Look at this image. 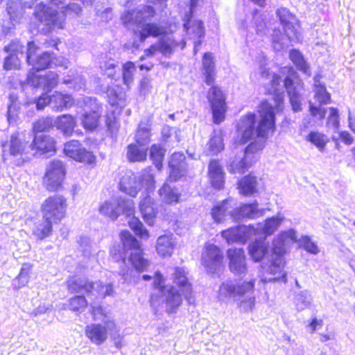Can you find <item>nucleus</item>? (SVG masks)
Masks as SVG:
<instances>
[{
    "mask_svg": "<svg viewBox=\"0 0 355 355\" xmlns=\"http://www.w3.org/2000/svg\"><path fill=\"white\" fill-rule=\"evenodd\" d=\"M259 121L257 124L254 113H248L242 116L237 124V135L236 143L245 144L251 139L257 137L258 140L250 143L244 152L236 155L230 162L228 170L232 173L242 174L245 173L250 166L247 162L250 154L261 150L270 132L275 128V112L273 106L268 102L262 101L258 107Z\"/></svg>",
    "mask_w": 355,
    "mask_h": 355,
    "instance_id": "obj_1",
    "label": "nucleus"
},
{
    "mask_svg": "<svg viewBox=\"0 0 355 355\" xmlns=\"http://www.w3.org/2000/svg\"><path fill=\"white\" fill-rule=\"evenodd\" d=\"M170 275L175 286L164 285L165 279L162 274L159 271L155 273L153 286L156 292L151 295V305L157 306L161 302H164L166 311L168 313H172L182 304V296L189 304L193 305L196 300L188 272L184 268L175 267L171 268Z\"/></svg>",
    "mask_w": 355,
    "mask_h": 355,
    "instance_id": "obj_2",
    "label": "nucleus"
},
{
    "mask_svg": "<svg viewBox=\"0 0 355 355\" xmlns=\"http://www.w3.org/2000/svg\"><path fill=\"white\" fill-rule=\"evenodd\" d=\"M37 47L33 42L28 43L26 59L33 69L28 72L25 80H15V77L10 78L8 83L12 87H20L22 91H25L28 87H31L40 88L49 92L57 86L58 75L55 72L48 71L44 75L39 73L40 71L51 67V62H53L52 54L49 52L37 54Z\"/></svg>",
    "mask_w": 355,
    "mask_h": 355,
    "instance_id": "obj_3",
    "label": "nucleus"
},
{
    "mask_svg": "<svg viewBox=\"0 0 355 355\" xmlns=\"http://www.w3.org/2000/svg\"><path fill=\"white\" fill-rule=\"evenodd\" d=\"M295 241L297 236L293 229L281 232L274 238L270 258L267 263L260 266L259 277L262 282H286V273L284 270V255L286 252V246Z\"/></svg>",
    "mask_w": 355,
    "mask_h": 355,
    "instance_id": "obj_4",
    "label": "nucleus"
},
{
    "mask_svg": "<svg viewBox=\"0 0 355 355\" xmlns=\"http://www.w3.org/2000/svg\"><path fill=\"white\" fill-rule=\"evenodd\" d=\"M82 8L76 3H67L66 0H40L35 6L34 16L49 29H62L67 15L77 17Z\"/></svg>",
    "mask_w": 355,
    "mask_h": 355,
    "instance_id": "obj_5",
    "label": "nucleus"
},
{
    "mask_svg": "<svg viewBox=\"0 0 355 355\" xmlns=\"http://www.w3.org/2000/svg\"><path fill=\"white\" fill-rule=\"evenodd\" d=\"M148 37H160L155 44H152L144 51L145 55L153 56L157 53L165 57H170L178 46L184 49L186 42L184 40H177L175 35L167 33L165 27L155 23H146L143 24L139 31V38L144 42Z\"/></svg>",
    "mask_w": 355,
    "mask_h": 355,
    "instance_id": "obj_6",
    "label": "nucleus"
},
{
    "mask_svg": "<svg viewBox=\"0 0 355 355\" xmlns=\"http://www.w3.org/2000/svg\"><path fill=\"white\" fill-rule=\"evenodd\" d=\"M99 211L101 214L109 217L112 220H116L121 214L124 215L128 218L129 226L135 234L141 239H148L149 233L148 230L144 228L142 223L134 216L135 203L132 200L110 199L105 201L100 206Z\"/></svg>",
    "mask_w": 355,
    "mask_h": 355,
    "instance_id": "obj_7",
    "label": "nucleus"
},
{
    "mask_svg": "<svg viewBox=\"0 0 355 355\" xmlns=\"http://www.w3.org/2000/svg\"><path fill=\"white\" fill-rule=\"evenodd\" d=\"M254 287V279L243 282L227 281L220 286L218 298L224 302L232 299L236 302L241 311L250 312L255 305Z\"/></svg>",
    "mask_w": 355,
    "mask_h": 355,
    "instance_id": "obj_8",
    "label": "nucleus"
},
{
    "mask_svg": "<svg viewBox=\"0 0 355 355\" xmlns=\"http://www.w3.org/2000/svg\"><path fill=\"white\" fill-rule=\"evenodd\" d=\"M281 24L283 26L287 39L284 38L280 31L274 30L272 42L274 49L280 51L288 46V40L291 42H300L302 37L299 30V21L287 8H281L276 11Z\"/></svg>",
    "mask_w": 355,
    "mask_h": 355,
    "instance_id": "obj_9",
    "label": "nucleus"
},
{
    "mask_svg": "<svg viewBox=\"0 0 355 355\" xmlns=\"http://www.w3.org/2000/svg\"><path fill=\"white\" fill-rule=\"evenodd\" d=\"M154 175L150 168H145L138 176L129 172L121 179L120 189L131 197H135L139 191L144 188V191L154 192L155 189Z\"/></svg>",
    "mask_w": 355,
    "mask_h": 355,
    "instance_id": "obj_10",
    "label": "nucleus"
},
{
    "mask_svg": "<svg viewBox=\"0 0 355 355\" xmlns=\"http://www.w3.org/2000/svg\"><path fill=\"white\" fill-rule=\"evenodd\" d=\"M282 73H287L284 80V86L289 98L292 110L295 112H300L305 92L304 83L291 67L282 68Z\"/></svg>",
    "mask_w": 355,
    "mask_h": 355,
    "instance_id": "obj_11",
    "label": "nucleus"
},
{
    "mask_svg": "<svg viewBox=\"0 0 355 355\" xmlns=\"http://www.w3.org/2000/svg\"><path fill=\"white\" fill-rule=\"evenodd\" d=\"M121 240L124 250H130L129 261L138 272H143L149 265V261L143 257V252L137 239L127 230L121 231Z\"/></svg>",
    "mask_w": 355,
    "mask_h": 355,
    "instance_id": "obj_12",
    "label": "nucleus"
},
{
    "mask_svg": "<svg viewBox=\"0 0 355 355\" xmlns=\"http://www.w3.org/2000/svg\"><path fill=\"white\" fill-rule=\"evenodd\" d=\"M67 208V199L64 196L61 195L50 196L42 205L43 218L58 223L65 217Z\"/></svg>",
    "mask_w": 355,
    "mask_h": 355,
    "instance_id": "obj_13",
    "label": "nucleus"
},
{
    "mask_svg": "<svg viewBox=\"0 0 355 355\" xmlns=\"http://www.w3.org/2000/svg\"><path fill=\"white\" fill-rule=\"evenodd\" d=\"M66 169L64 164L60 160H53L46 167L43 177V185L49 191L60 190L65 178Z\"/></svg>",
    "mask_w": 355,
    "mask_h": 355,
    "instance_id": "obj_14",
    "label": "nucleus"
},
{
    "mask_svg": "<svg viewBox=\"0 0 355 355\" xmlns=\"http://www.w3.org/2000/svg\"><path fill=\"white\" fill-rule=\"evenodd\" d=\"M115 329L114 319H107L105 324L92 323L85 327V334L90 342L96 345L103 344L111 331Z\"/></svg>",
    "mask_w": 355,
    "mask_h": 355,
    "instance_id": "obj_15",
    "label": "nucleus"
},
{
    "mask_svg": "<svg viewBox=\"0 0 355 355\" xmlns=\"http://www.w3.org/2000/svg\"><path fill=\"white\" fill-rule=\"evenodd\" d=\"M83 103L85 113L80 119L82 124L85 129L92 131L98 125L101 107L96 99L92 97H85Z\"/></svg>",
    "mask_w": 355,
    "mask_h": 355,
    "instance_id": "obj_16",
    "label": "nucleus"
},
{
    "mask_svg": "<svg viewBox=\"0 0 355 355\" xmlns=\"http://www.w3.org/2000/svg\"><path fill=\"white\" fill-rule=\"evenodd\" d=\"M207 99L211 106L214 123H220L225 119L227 108L224 94L220 88L214 86L208 92Z\"/></svg>",
    "mask_w": 355,
    "mask_h": 355,
    "instance_id": "obj_17",
    "label": "nucleus"
},
{
    "mask_svg": "<svg viewBox=\"0 0 355 355\" xmlns=\"http://www.w3.org/2000/svg\"><path fill=\"white\" fill-rule=\"evenodd\" d=\"M155 11L150 6H144L136 10L125 11L121 16V20L124 26L135 30V26H138L144 21L154 17Z\"/></svg>",
    "mask_w": 355,
    "mask_h": 355,
    "instance_id": "obj_18",
    "label": "nucleus"
},
{
    "mask_svg": "<svg viewBox=\"0 0 355 355\" xmlns=\"http://www.w3.org/2000/svg\"><path fill=\"white\" fill-rule=\"evenodd\" d=\"M64 154L76 162L93 164L96 157L92 151L84 148L78 140H71L64 146Z\"/></svg>",
    "mask_w": 355,
    "mask_h": 355,
    "instance_id": "obj_19",
    "label": "nucleus"
},
{
    "mask_svg": "<svg viewBox=\"0 0 355 355\" xmlns=\"http://www.w3.org/2000/svg\"><path fill=\"white\" fill-rule=\"evenodd\" d=\"M223 254L220 249L211 243H207L202 254V262L208 272L214 274L221 266Z\"/></svg>",
    "mask_w": 355,
    "mask_h": 355,
    "instance_id": "obj_20",
    "label": "nucleus"
},
{
    "mask_svg": "<svg viewBox=\"0 0 355 355\" xmlns=\"http://www.w3.org/2000/svg\"><path fill=\"white\" fill-rule=\"evenodd\" d=\"M254 235H256V230L252 225H239L221 232L222 237L229 244L233 243L243 244Z\"/></svg>",
    "mask_w": 355,
    "mask_h": 355,
    "instance_id": "obj_21",
    "label": "nucleus"
},
{
    "mask_svg": "<svg viewBox=\"0 0 355 355\" xmlns=\"http://www.w3.org/2000/svg\"><path fill=\"white\" fill-rule=\"evenodd\" d=\"M2 159L5 161L8 155L13 157H22L28 153L31 146H28L27 144L20 138L19 133L11 135L9 141L1 143Z\"/></svg>",
    "mask_w": 355,
    "mask_h": 355,
    "instance_id": "obj_22",
    "label": "nucleus"
},
{
    "mask_svg": "<svg viewBox=\"0 0 355 355\" xmlns=\"http://www.w3.org/2000/svg\"><path fill=\"white\" fill-rule=\"evenodd\" d=\"M229 268L235 275H245L248 271L246 257L243 248H230L227 252Z\"/></svg>",
    "mask_w": 355,
    "mask_h": 355,
    "instance_id": "obj_23",
    "label": "nucleus"
},
{
    "mask_svg": "<svg viewBox=\"0 0 355 355\" xmlns=\"http://www.w3.org/2000/svg\"><path fill=\"white\" fill-rule=\"evenodd\" d=\"M269 249V243L266 241V239L260 238L259 239H255L249 244L248 254L252 260L254 262H260L263 259L266 258V261H264L261 264V266L263 263H267L270 258Z\"/></svg>",
    "mask_w": 355,
    "mask_h": 355,
    "instance_id": "obj_24",
    "label": "nucleus"
},
{
    "mask_svg": "<svg viewBox=\"0 0 355 355\" xmlns=\"http://www.w3.org/2000/svg\"><path fill=\"white\" fill-rule=\"evenodd\" d=\"M231 211V218L234 220L242 218L254 219L262 216L265 214V209H259L257 201L250 204H243L238 208H234Z\"/></svg>",
    "mask_w": 355,
    "mask_h": 355,
    "instance_id": "obj_25",
    "label": "nucleus"
},
{
    "mask_svg": "<svg viewBox=\"0 0 355 355\" xmlns=\"http://www.w3.org/2000/svg\"><path fill=\"white\" fill-rule=\"evenodd\" d=\"M168 166L170 168L169 180L177 181L184 176L187 171L184 155L180 152L174 153L171 157Z\"/></svg>",
    "mask_w": 355,
    "mask_h": 355,
    "instance_id": "obj_26",
    "label": "nucleus"
},
{
    "mask_svg": "<svg viewBox=\"0 0 355 355\" xmlns=\"http://www.w3.org/2000/svg\"><path fill=\"white\" fill-rule=\"evenodd\" d=\"M176 238L172 234L159 236L157 239L156 250L162 257H170L176 246Z\"/></svg>",
    "mask_w": 355,
    "mask_h": 355,
    "instance_id": "obj_27",
    "label": "nucleus"
},
{
    "mask_svg": "<svg viewBox=\"0 0 355 355\" xmlns=\"http://www.w3.org/2000/svg\"><path fill=\"white\" fill-rule=\"evenodd\" d=\"M26 8H31V6L23 3L21 0H8L6 3V11L10 20L16 23L22 22L25 17Z\"/></svg>",
    "mask_w": 355,
    "mask_h": 355,
    "instance_id": "obj_28",
    "label": "nucleus"
},
{
    "mask_svg": "<svg viewBox=\"0 0 355 355\" xmlns=\"http://www.w3.org/2000/svg\"><path fill=\"white\" fill-rule=\"evenodd\" d=\"M74 103L73 98L68 94L55 92L50 96V105L56 112H61L71 107Z\"/></svg>",
    "mask_w": 355,
    "mask_h": 355,
    "instance_id": "obj_29",
    "label": "nucleus"
},
{
    "mask_svg": "<svg viewBox=\"0 0 355 355\" xmlns=\"http://www.w3.org/2000/svg\"><path fill=\"white\" fill-rule=\"evenodd\" d=\"M54 125L61 131L63 135L70 137L76 126V121L71 114H62L55 118Z\"/></svg>",
    "mask_w": 355,
    "mask_h": 355,
    "instance_id": "obj_30",
    "label": "nucleus"
},
{
    "mask_svg": "<svg viewBox=\"0 0 355 355\" xmlns=\"http://www.w3.org/2000/svg\"><path fill=\"white\" fill-rule=\"evenodd\" d=\"M32 148H35L40 154L53 153L55 151V141L50 136H35Z\"/></svg>",
    "mask_w": 355,
    "mask_h": 355,
    "instance_id": "obj_31",
    "label": "nucleus"
},
{
    "mask_svg": "<svg viewBox=\"0 0 355 355\" xmlns=\"http://www.w3.org/2000/svg\"><path fill=\"white\" fill-rule=\"evenodd\" d=\"M283 220L284 218L280 216L267 218L263 223L258 224L257 227L255 228L256 234L260 231L264 234L265 236L263 238L266 239L267 236L272 235L278 229Z\"/></svg>",
    "mask_w": 355,
    "mask_h": 355,
    "instance_id": "obj_32",
    "label": "nucleus"
},
{
    "mask_svg": "<svg viewBox=\"0 0 355 355\" xmlns=\"http://www.w3.org/2000/svg\"><path fill=\"white\" fill-rule=\"evenodd\" d=\"M233 202L234 200L232 199H227L214 207L211 216L216 223H220L228 216L231 217V211H234L232 205Z\"/></svg>",
    "mask_w": 355,
    "mask_h": 355,
    "instance_id": "obj_33",
    "label": "nucleus"
},
{
    "mask_svg": "<svg viewBox=\"0 0 355 355\" xmlns=\"http://www.w3.org/2000/svg\"><path fill=\"white\" fill-rule=\"evenodd\" d=\"M159 195L162 201L168 205L178 203L180 198L178 189L172 187L168 182H165L159 189Z\"/></svg>",
    "mask_w": 355,
    "mask_h": 355,
    "instance_id": "obj_34",
    "label": "nucleus"
},
{
    "mask_svg": "<svg viewBox=\"0 0 355 355\" xmlns=\"http://www.w3.org/2000/svg\"><path fill=\"white\" fill-rule=\"evenodd\" d=\"M320 76H315L313 78L314 98L320 104H328L331 101V95L327 91L326 87L320 82Z\"/></svg>",
    "mask_w": 355,
    "mask_h": 355,
    "instance_id": "obj_35",
    "label": "nucleus"
},
{
    "mask_svg": "<svg viewBox=\"0 0 355 355\" xmlns=\"http://www.w3.org/2000/svg\"><path fill=\"white\" fill-rule=\"evenodd\" d=\"M91 284L92 282H89L85 278L78 277H73L67 282L68 288L71 292L78 293L85 291L87 296H89V293H92L90 288L94 287V285Z\"/></svg>",
    "mask_w": 355,
    "mask_h": 355,
    "instance_id": "obj_36",
    "label": "nucleus"
},
{
    "mask_svg": "<svg viewBox=\"0 0 355 355\" xmlns=\"http://www.w3.org/2000/svg\"><path fill=\"white\" fill-rule=\"evenodd\" d=\"M9 103L7 110V120L9 124H15L19 119L20 105L18 96L12 92L9 95Z\"/></svg>",
    "mask_w": 355,
    "mask_h": 355,
    "instance_id": "obj_37",
    "label": "nucleus"
},
{
    "mask_svg": "<svg viewBox=\"0 0 355 355\" xmlns=\"http://www.w3.org/2000/svg\"><path fill=\"white\" fill-rule=\"evenodd\" d=\"M259 63L261 77L263 79H268L274 91H277L278 87L280 86L281 84V77L277 74H271L269 72V70L266 67V59L263 55H260Z\"/></svg>",
    "mask_w": 355,
    "mask_h": 355,
    "instance_id": "obj_38",
    "label": "nucleus"
},
{
    "mask_svg": "<svg viewBox=\"0 0 355 355\" xmlns=\"http://www.w3.org/2000/svg\"><path fill=\"white\" fill-rule=\"evenodd\" d=\"M202 71L205 76V83L210 85L215 79V63L211 53H205L202 58Z\"/></svg>",
    "mask_w": 355,
    "mask_h": 355,
    "instance_id": "obj_39",
    "label": "nucleus"
},
{
    "mask_svg": "<svg viewBox=\"0 0 355 355\" xmlns=\"http://www.w3.org/2000/svg\"><path fill=\"white\" fill-rule=\"evenodd\" d=\"M148 148L146 146L132 144L128 147L127 157L130 162H142L146 159Z\"/></svg>",
    "mask_w": 355,
    "mask_h": 355,
    "instance_id": "obj_40",
    "label": "nucleus"
},
{
    "mask_svg": "<svg viewBox=\"0 0 355 355\" xmlns=\"http://www.w3.org/2000/svg\"><path fill=\"white\" fill-rule=\"evenodd\" d=\"M289 58L299 71L309 76H311L310 67L299 50L291 49Z\"/></svg>",
    "mask_w": 355,
    "mask_h": 355,
    "instance_id": "obj_41",
    "label": "nucleus"
},
{
    "mask_svg": "<svg viewBox=\"0 0 355 355\" xmlns=\"http://www.w3.org/2000/svg\"><path fill=\"white\" fill-rule=\"evenodd\" d=\"M305 140L322 152L329 142L328 137L319 131H311L305 137Z\"/></svg>",
    "mask_w": 355,
    "mask_h": 355,
    "instance_id": "obj_42",
    "label": "nucleus"
},
{
    "mask_svg": "<svg viewBox=\"0 0 355 355\" xmlns=\"http://www.w3.org/2000/svg\"><path fill=\"white\" fill-rule=\"evenodd\" d=\"M92 285H94V288H90L92 293L89 295H94L95 299H103L106 296L112 295L114 293L112 284H103L101 282H92Z\"/></svg>",
    "mask_w": 355,
    "mask_h": 355,
    "instance_id": "obj_43",
    "label": "nucleus"
},
{
    "mask_svg": "<svg viewBox=\"0 0 355 355\" xmlns=\"http://www.w3.org/2000/svg\"><path fill=\"white\" fill-rule=\"evenodd\" d=\"M240 192L244 196H251L257 191V178L247 175L239 182Z\"/></svg>",
    "mask_w": 355,
    "mask_h": 355,
    "instance_id": "obj_44",
    "label": "nucleus"
},
{
    "mask_svg": "<svg viewBox=\"0 0 355 355\" xmlns=\"http://www.w3.org/2000/svg\"><path fill=\"white\" fill-rule=\"evenodd\" d=\"M209 155H214L222 151L224 148L223 139L220 132L214 131L207 144Z\"/></svg>",
    "mask_w": 355,
    "mask_h": 355,
    "instance_id": "obj_45",
    "label": "nucleus"
},
{
    "mask_svg": "<svg viewBox=\"0 0 355 355\" xmlns=\"http://www.w3.org/2000/svg\"><path fill=\"white\" fill-rule=\"evenodd\" d=\"M189 21L184 24V28L189 31L191 32L193 34L195 35V37H197V40L194 41V52L196 53V47L197 45H200L201 43V39L204 37V27L202 25V22L201 21H195L193 23V25L191 27H189Z\"/></svg>",
    "mask_w": 355,
    "mask_h": 355,
    "instance_id": "obj_46",
    "label": "nucleus"
},
{
    "mask_svg": "<svg viewBox=\"0 0 355 355\" xmlns=\"http://www.w3.org/2000/svg\"><path fill=\"white\" fill-rule=\"evenodd\" d=\"M322 105L323 104L320 103L316 105L311 101L309 102V114L318 125L322 124V121L327 114V109L323 107Z\"/></svg>",
    "mask_w": 355,
    "mask_h": 355,
    "instance_id": "obj_47",
    "label": "nucleus"
},
{
    "mask_svg": "<svg viewBox=\"0 0 355 355\" xmlns=\"http://www.w3.org/2000/svg\"><path fill=\"white\" fill-rule=\"evenodd\" d=\"M311 301L312 297L306 290L296 293L294 297V304L298 311H302L309 307Z\"/></svg>",
    "mask_w": 355,
    "mask_h": 355,
    "instance_id": "obj_48",
    "label": "nucleus"
},
{
    "mask_svg": "<svg viewBox=\"0 0 355 355\" xmlns=\"http://www.w3.org/2000/svg\"><path fill=\"white\" fill-rule=\"evenodd\" d=\"M87 304V301L84 296L77 295L70 298L67 305L69 310L78 314L85 311Z\"/></svg>",
    "mask_w": 355,
    "mask_h": 355,
    "instance_id": "obj_49",
    "label": "nucleus"
},
{
    "mask_svg": "<svg viewBox=\"0 0 355 355\" xmlns=\"http://www.w3.org/2000/svg\"><path fill=\"white\" fill-rule=\"evenodd\" d=\"M150 141V129L148 124L140 123L135 135L137 144L147 146Z\"/></svg>",
    "mask_w": 355,
    "mask_h": 355,
    "instance_id": "obj_50",
    "label": "nucleus"
},
{
    "mask_svg": "<svg viewBox=\"0 0 355 355\" xmlns=\"http://www.w3.org/2000/svg\"><path fill=\"white\" fill-rule=\"evenodd\" d=\"M69 73L70 74L64 78L63 83L66 85L73 84L74 89L78 91L85 90V80L83 76L78 75L77 73H75L73 71H70Z\"/></svg>",
    "mask_w": 355,
    "mask_h": 355,
    "instance_id": "obj_51",
    "label": "nucleus"
},
{
    "mask_svg": "<svg viewBox=\"0 0 355 355\" xmlns=\"http://www.w3.org/2000/svg\"><path fill=\"white\" fill-rule=\"evenodd\" d=\"M145 201L139 203V209L144 220L148 225H153L157 213V205L152 207H146Z\"/></svg>",
    "mask_w": 355,
    "mask_h": 355,
    "instance_id": "obj_52",
    "label": "nucleus"
},
{
    "mask_svg": "<svg viewBox=\"0 0 355 355\" xmlns=\"http://www.w3.org/2000/svg\"><path fill=\"white\" fill-rule=\"evenodd\" d=\"M53 223H54L53 221L43 218V222L37 225L34 229V234L40 239L49 236L52 232Z\"/></svg>",
    "mask_w": 355,
    "mask_h": 355,
    "instance_id": "obj_53",
    "label": "nucleus"
},
{
    "mask_svg": "<svg viewBox=\"0 0 355 355\" xmlns=\"http://www.w3.org/2000/svg\"><path fill=\"white\" fill-rule=\"evenodd\" d=\"M165 150L159 145L153 144L150 149V157L153 161L155 167L161 169Z\"/></svg>",
    "mask_w": 355,
    "mask_h": 355,
    "instance_id": "obj_54",
    "label": "nucleus"
},
{
    "mask_svg": "<svg viewBox=\"0 0 355 355\" xmlns=\"http://www.w3.org/2000/svg\"><path fill=\"white\" fill-rule=\"evenodd\" d=\"M101 71L110 78H112L116 71V62L113 59H107V57L101 58L99 62Z\"/></svg>",
    "mask_w": 355,
    "mask_h": 355,
    "instance_id": "obj_55",
    "label": "nucleus"
},
{
    "mask_svg": "<svg viewBox=\"0 0 355 355\" xmlns=\"http://www.w3.org/2000/svg\"><path fill=\"white\" fill-rule=\"evenodd\" d=\"M329 114L327 119V128H331L335 132H338L340 128V116L338 110L336 107H329Z\"/></svg>",
    "mask_w": 355,
    "mask_h": 355,
    "instance_id": "obj_56",
    "label": "nucleus"
},
{
    "mask_svg": "<svg viewBox=\"0 0 355 355\" xmlns=\"http://www.w3.org/2000/svg\"><path fill=\"white\" fill-rule=\"evenodd\" d=\"M298 242L300 245L310 254H318L320 252L317 244L309 236H302Z\"/></svg>",
    "mask_w": 355,
    "mask_h": 355,
    "instance_id": "obj_57",
    "label": "nucleus"
},
{
    "mask_svg": "<svg viewBox=\"0 0 355 355\" xmlns=\"http://www.w3.org/2000/svg\"><path fill=\"white\" fill-rule=\"evenodd\" d=\"M54 125V120L51 117H44L33 123V129L35 132L49 130Z\"/></svg>",
    "mask_w": 355,
    "mask_h": 355,
    "instance_id": "obj_58",
    "label": "nucleus"
},
{
    "mask_svg": "<svg viewBox=\"0 0 355 355\" xmlns=\"http://www.w3.org/2000/svg\"><path fill=\"white\" fill-rule=\"evenodd\" d=\"M31 268L32 266L30 263H24L22 265L20 272L15 280V282H18V287L24 286L28 284Z\"/></svg>",
    "mask_w": 355,
    "mask_h": 355,
    "instance_id": "obj_59",
    "label": "nucleus"
},
{
    "mask_svg": "<svg viewBox=\"0 0 355 355\" xmlns=\"http://www.w3.org/2000/svg\"><path fill=\"white\" fill-rule=\"evenodd\" d=\"M12 20L1 19L0 20V40H3L8 35H11L14 31V24Z\"/></svg>",
    "mask_w": 355,
    "mask_h": 355,
    "instance_id": "obj_60",
    "label": "nucleus"
},
{
    "mask_svg": "<svg viewBox=\"0 0 355 355\" xmlns=\"http://www.w3.org/2000/svg\"><path fill=\"white\" fill-rule=\"evenodd\" d=\"M92 314L94 320H101L102 324H105V321L107 319H113L101 306L92 305Z\"/></svg>",
    "mask_w": 355,
    "mask_h": 355,
    "instance_id": "obj_61",
    "label": "nucleus"
},
{
    "mask_svg": "<svg viewBox=\"0 0 355 355\" xmlns=\"http://www.w3.org/2000/svg\"><path fill=\"white\" fill-rule=\"evenodd\" d=\"M135 66L133 62H128L123 67V79L126 85H129L133 80Z\"/></svg>",
    "mask_w": 355,
    "mask_h": 355,
    "instance_id": "obj_62",
    "label": "nucleus"
},
{
    "mask_svg": "<svg viewBox=\"0 0 355 355\" xmlns=\"http://www.w3.org/2000/svg\"><path fill=\"white\" fill-rule=\"evenodd\" d=\"M265 15L256 11L253 16V23L254 24L257 34L261 35L264 33L266 28V22L265 21Z\"/></svg>",
    "mask_w": 355,
    "mask_h": 355,
    "instance_id": "obj_63",
    "label": "nucleus"
},
{
    "mask_svg": "<svg viewBox=\"0 0 355 355\" xmlns=\"http://www.w3.org/2000/svg\"><path fill=\"white\" fill-rule=\"evenodd\" d=\"M20 66L19 55L10 53L5 58L3 68L6 70L17 69Z\"/></svg>",
    "mask_w": 355,
    "mask_h": 355,
    "instance_id": "obj_64",
    "label": "nucleus"
}]
</instances>
